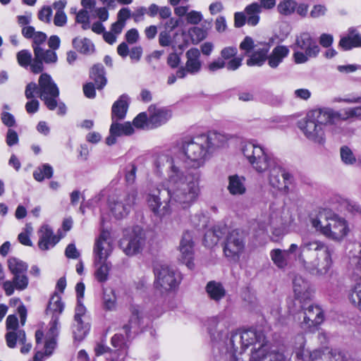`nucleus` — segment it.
I'll list each match as a JSON object with an SVG mask.
<instances>
[{"instance_id": "obj_1", "label": "nucleus", "mask_w": 361, "mask_h": 361, "mask_svg": "<svg viewBox=\"0 0 361 361\" xmlns=\"http://www.w3.org/2000/svg\"><path fill=\"white\" fill-rule=\"evenodd\" d=\"M166 178L164 190L156 189L146 197L149 210L154 216L163 218L171 213V203L188 209L201 195L200 178L183 169L178 158L166 157Z\"/></svg>"}, {"instance_id": "obj_2", "label": "nucleus", "mask_w": 361, "mask_h": 361, "mask_svg": "<svg viewBox=\"0 0 361 361\" xmlns=\"http://www.w3.org/2000/svg\"><path fill=\"white\" fill-rule=\"evenodd\" d=\"M290 255H295L302 269L317 277L326 276L334 264L333 248L319 240L302 238L300 245L292 243L287 250L274 249L270 252L272 262L279 269L288 266Z\"/></svg>"}, {"instance_id": "obj_3", "label": "nucleus", "mask_w": 361, "mask_h": 361, "mask_svg": "<svg viewBox=\"0 0 361 361\" xmlns=\"http://www.w3.org/2000/svg\"><path fill=\"white\" fill-rule=\"evenodd\" d=\"M228 139V135L216 131L202 134L183 142L171 157L178 158L182 167L198 169L205 165L209 152L226 146Z\"/></svg>"}, {"instance_id": "obj_4", "label": "nucleus", "mask_w": 361, "mask_h": 361, "mask_svg": "<svg viewBox=\"0 0 361 361\" xmlns=\"http://www.w3.org/2000/svg\"><path fill=\"white\" fill-rule=\"evenodd\" d=\"M241 152L257 173H262L269 170L268 180L273 188L286 193L288 192L291 175L279 166L272 167V159L261 146L252 142L245 143Z\"/></svg>"}, {"instance_id": "obj_5", "label": "nucleus", "mask_w": 361, "mask_h": 361, "mask_svg": "<svg viewBox=\"0 0 361 361\" xmlns=\"http://www.w3.org/2000/svg\"><path fill=\"white\" fill-rule=\"evenodd\" d=\"M63 308L64 305L61 296L56 293L54 294L50 298L46 310L47 314L51 317L48 332L44 338L42 331L37 330L35 332L37 345L39 346L40 344H43L44 353L47 356L51 355L56 347V338L60 329L59 319L63 311Z\"/></svg>"}, {"instance_id": "obj_6", "label": "nucleus", "mask_w": 361, "mask_h": 361, "mask_svg": "<svg viewBox=\"0 0 361 361\" xmlns=\"http://www.w3.org/2000/svg\"><path fill=\"white\" fill-rule=\"evenodd\" d=\"M22 35L27 39H32V49L35 59L31 66V71L34 73H39L44 69L43 63H55L58 57L55 51L45 50L44 46L47 42V36L44 32L35 31L32 26L22 28Z\"/></svg>"}, {"instance_id": "obj_7", "label": "nucleus", "mask_w": 361, "mask_h": 361, "mask_svg": "<svg viewBox=\"0 0 361 361\" xmlns=\"http://www.w3.org/2000/svg\"><path fill=\"white\" fill-rule=\"evenodd\" d=\"M326 121L318 109L309 111L298 123V128L310 142L324 146L326 143Z\"/></svg>"}, {"instance_id": "obj_8", "label": "nucleus", "mask_w": 361, "mask_h": 361, "mask_svg": "<svg viewBox=\"0 0 361 361\" xmlns=\"http://www.w3.org/2000/svg\"><path fill=\"white\" fill-rule=\"evenodd\" d=\"M137 196V192L134 190L112 194L108 204L113 216L117 219L126 217L135 204Z\"/></svg>"}, {"instance_id": "obj_9", "label": "nucleus", "mask_w": 361, "mask_h": 361, "mask_svg": "<svg viewBox=\"0 0 361 361\" xmlns=\"http://www.w3.org/2000/svg\"><path fill=\"white\" fill-rule=\"evenodd\" d=\"M154 273L155 287L161 292L173 290L178 287L180 282V274L166 264H156Z\"/></svg>"}, {"instance_id": "obj_10", "label": "nucleus", "mask_w": 361, "mask_h": 361, "mask_svg": "<svg viewBox=\"0 0 361 361\" xmlns=\"http://www.w3.org/2000/svg\"><path fill=\"white\" fill-rule=\"evenodd\" d=\"M309 302L300 303L301 311L295 317L300 322V328L305 331H312L324 321V312L321 307L314 304H309Z\"/></svg>"}, {"instance_id": "obj_11", "label": "nucleus", "mask_w": 361, "mask_h": 361, "mask_svg": "<svg viewBox=\"0 0 361 361\" xmlns=\"http://www.w3.org/2000/svg\"><path fill=\"white\" fill-rule=\"evenodd\" d=\"M38 94L49 110L53 111L56 108L59 90L51 77L47 73H42L39 78Z\"/></svg>"}, {"instance_id": "obj_12", "label": "nucleus", "mask_w": 361, "mask_h": 361, "mask_svg": "<svg viewBox=\"0 0 361 361\" xmlns=\"http://www.w3.org/2000/svg\"><path fill=\"white\" fill-rule=\"evenodd\" d=\"M245 247V237L243 231L234 229L226 236L224 252L230 260L238 262Z\"/></svg>"}, {"instance_id": "obj_13", "label": "nucleus", "mask_w": 361, "mask_h": 361, "mask_svg": "<svg viewBox=\"0 0 361 361\" xmlns=\"http://www.w3.org/2000/svg\"><path fill=\"white\" fill-rule=\"evenodd\" d=\"M145 245V235L142 229L135 227L126 234L120 242V246L128 256H133L140 252Z\"/></svg>"}, {"instance_id": "obj_14", "label": "nucleus", "mask_w": 361, "mask_h": 361, "mask_svg": "<svg viewBox=\"0 0 361 361\" xmlns=\"http://www.w3.org/2000/svg\"><path fill=\"white\" fill-rule=\"evenodd\" d=\"M328 228L324 231V237L335 242H341L349 233L348 221L343 217L334 213Z\"/></svg>"}, {"instance_id": "obj_15", "label": "nucleus", "mask_w": 361, "mask_h": 361, "mask_svg": "<svg viewBox=\"0 0 361 361\" xmlns=\"http://www.w3.org/2000/svg\"><path fill=\"white\" fill-rule=\"evenodd\" d=\"M186 63L185 66H180L176 71L178 78H185L188 74L195 75L202 68L200 52L197 48H191L185 53Z\"/></svg>"}, {"instance_id": "obj_16", "label": "nucleus", "mask_w": 361, "mask_h": 361, "mask_svg": "<svg viewBox=\"0 0 361 361\" xmlns=\"http://www.w3.org/2000/svg\"><path fill=\"white\" fill-rule=\"evenodd\" d=\"M113 242L110 232L107 230L102 231L94 243V259L107 260L113 251Z\"/></svg>"}, {"instance_id": "obj_17", "label": "nucleus", "mask_w": 361, "mask_h": 361, "mask_svg": "<svg viewBox=\"0 0 361 361\" xmlns=\"http://www.w3.org/2000/svg\"><path fill=\"white\" fill-rule=\"evenodd\" d=\"M194 243L192 235L189 231L183 233L180 245L179 251L180 252V260L184 263L190 269L194 268L193 255H194Z\"/></svg>"}, {"instance_id": "obj_18", "label": "nucleus", "mask_w": 361, "mask_h": 361, "mask_svg": "<svg viewBox=\"0 0 361 361\" xmlns=\"http://www.w3.org/2000/svg\"><path fill=\"white\" fill-rule=\"evenodd\" d=\"M207 325L212 340L218 342L223 341L226 337L228 326L223 316L209 318Z\"/></svg>"}, {"instance_id": "obj_19", "label": "nucleus", "mask_w": 361, "mask_h": 361, "mask_svg": "<svg viewBox=\"0 0 361 361\" xmlns=\"http://www.w3.org/2000/svg\"><path fill=\"white\" fill-rule=\"evenodd\" d=\"M149 116V122L152 128H157L165 124L172 116L170 109L166 107L151 104L147 109Z\"/></svg>"}, {"instance_id": "obj_20", "label": "nucleus", "mask_w": 361, "mask_h": 361, "mask_svg": "<svg viewBox=\"0 0 361 361\" xmlns=\"http://www.w3.org/2000/svg\"><path fill=\"white\" fill-rule=\"evenodd\" d=\"M293 288L295 300L299 303L310 301L313 290L309 281L301 276H295L293 282Z\"/></svg>"}, {"instance_id": "obj_21", "label": "nucleus", "mask_w": 361, "mask_h": 361, "mask_svg": "<svg viewBox=\"0 0 361 361\" xmlns=\"http://www.w3.org/2000/svg\"><path fill=\"white\" fill-rule=\"evenodd\" d=\"M334 213L329 209H319L317 214H312L310 218L312 227L324 236V231L328 228L327 225L330 223Z\"/></svg>"}, {"instance_id": "obj_22", "label": "nucleus", "mask_w": 361, "mask_h": 361, "mask_svg": "<svg viewBox=\"0 0 361 361\" xmlns=\"http://www.w3.org/2000/svg\"><path fill=\"white\" fill-rule=\"evenodd\" d=\"M130 311V317L128 324L123 326L127 338L130 337L132 334H136L139 332L143 319L142 311L140 306L132 305Z\"/></svg>"}, {"instance_id": "obj_23", "label": "nucleus", "mask_w": 361, "mask_h": 361, "mask_svg": "<svg viewBox=\"0 0 361 361\" xmlns=\"http://www.w3.org/2000/svg\"><path fill=\"white\" fill-rule=\"evenodd\" d=\"M59 238L54 234L52 229L47 225H43L39 231L38 246L42 250H48L54 247Z\"/></svg>"}, {"instance_id": "obj_24", "label": "nucleus", "mask_w": 361, "mask_h": 361, "mask_svg": "<svg viewBox=\"0 0 361 361\" xmlns=\"http://www.w3.org/2000/svg\"><path fill=\"white\" fill-rule=\"evenodd\" d=\"M297 48L305 50L310 57H315L319 52V46L313 41L308 32L301 33L295 40Z\"/></svg>"}, {"instance_id": "obj_25", "label": "nucleus", "mask_w": 361, "mask_h": 361, "mask_svg": "<svg viewBox=\"0 0 361 361\" xmlns=\"http://www.w3.org/2000/svg\"><path fill=\"white\" fill-rule=\"evenodd\" d=\"M28 286V278L26 274L13 275L12 281H6L3 283V288L6 295H11L15 289L18 290H25Z\"/></svg>"}, {"instance_id": "obj_26", "label": "nucleus", "mask_w": 361, "mask_h": 361, "mask_svg": "<svg viewBox=\"0 0 361 361\" xmlns=\"http://www.w3.org/2000/svg\"><path fill=\"white\" fill-rule=\"evenodd\" d=\"M310 361H351L343 353L314 350L310 354Z\"/></svg>"}, {"instance_id": "obj_27", "label": "nucleus", "mask_w": 361, "mask_h": 361, "mask_svg": "<svg viewBox=\"0 0 361 361\" xmlns=\"http://www.w3.org/2000/svg\"><path fill=\"white\" fill-rule=\"evenodd\" d=\"M270 46L266 43H258L255 47V49L251 54L250 59L247 60V65L249 66H262L266 59L268 60L267 54L269 51Z\"/></svg>"}, {"instance_id": "obj_28", "label": "nucleus", "mask_w": 361, "mask_h": 361, "mask_svg": "<svg viewBox=\"0 0 361 361\" xmlns=\"http://www.w3.org/2000/svg\"><path fill=\"white\" fill-rule=\"evenodd\" d=\"M129 104V97L126 94L121 95L117 101H116L111 109V120L119 121L126 117Z\"/></svg>"}, {"instance_id": "obj_29", "label": "nucleus", "mask_w": 361, "mask_h": 361, "mask_svg": "<svg viewBox=\"0 0 361 361\" xmlns=\"http://www.w3.org/2000/svg\"><path fill=\"white\" fill-rule=\"evenodd\" d=\"M243 57H235L228 62L224 61L221 58H219L208 65V69L211 72H215L219 69L226 68L228 71H236L242 65Z\"/></svg>"}, {"instance_id": "obj_30", "label": "nucleus", "mask_w": 361, "mask_h": 361, "mask_svg": "<svg viewBox=\"0 0 361 361\" xmlns=\"http://www.w3.org/2000/svg\"><path fill=\"white\" fill-rule=\"evenodd\" d=\"M227 189L232 195H242L246 192L245 179L243 176L232 175L228 177Z\"/></svg>"}, {"instance_id": "obj_31", "label": "nucleus", "mask_w": 361, "mask_h": 361, "mask_svg": "<svg viewBox=\"0 0 361 361\" xmlns=\"http://www.w3.org/2000/svg\"><path fill=\"white\" fill-rule=\"evenodd\" d=\"M338 45L345 51L361 47V35L356 30H350L346 36L341 37Z\"/></svg>"}, {"instance_id": "obj_32", "label": "nucleus", "mask_w": 361, "mask_h": 361, "mask_svg": "<svg viewBox=\"0 0 361 361\" xmlns=\"http://www.w3.org/2000/svg\"><path fill=\"white\" fill-rule=\"evenodd\" d=\"M205 290L208 297L215 302L220 301L226 295V290L223 285L215 281L208 282Z\"/></svg>"}, {"instance_id": "obj_33", "label": "nucleus", "mask_w": 361, "mask_h": 361, "mask_svg": "<svg viewBox=\"0 0 361 361\" xmlns=\"http://www.w3.org/2000/svg\"><path fill=\"white\" fill-rule=\"evenodd\" d=\"M289 49L284 45L276 46L268 57V64L275 68L288 56Z\"/></svg>"}, {"instance_id": "obj_34", "label": "nucleus", "mask_w": 361, "mask_h": 361, "mask_svg": "<svg viewBox=\"0 0 361 361\" xmlns=\"http://www.w3.org/2000/svg\"><path fill=\"white\" fill-rule=\"evenodd\" d=\"M94 277L99 283H104L108 280L109 274L111 267V264L107 260H94Z\"/></svg>"}, {"instance_id": "obj_35", "label": "nucleus", "mask_w": 361, "mask_h": 361, "mask_svg": "<svg viewBox=\"0 0 361 361\" xmlns=\"http://www.w3.org/2000/svg\"><path fill=\"white\" fill-rule=\"evenodd\" d=\"M326 121L327 125L333 124L338 121H347L348 118L345 116V109L341 111H336L331 108L324 107L318 109Z\"/></svg>"}, {"instance_id": "obj_36", "label": "nucleus", "mask_w": 361, "mask_h": 361, "mask_svg": "<svg viewBox=\"0 0 361 361\" xmlns=\"http://www.w3.org/2000/svg\"><path fill=\"white\" fill-rule=\"evenodd\" d=\"M244 11L247 18V24L250 26H256L259 22L262 6L257 2H253L247 5Z\"/></svg>"}, {"instance_id": "obj_37", "label": "nucleus", "mask_w": 361, "mask_h": 361, "mask_svg": "<svg viewBox=\"0 0 361 361\" xmlns=\"http://www.w3.org/2000/svg\"><path fill=\"white\" fill-rule=\"evenodd\" d=\"M90 77L99 90L102 89L106 84L104 68L102 64H96L92 68Z\"/></svg>"}, {"instance_id": "obj_38", "label": "nucleus", "mask_w": 361, "mask_h": 361, "mask_svg": "<svg viewBox=\"0 0 361 361\" xmlns=\"http://www.w3.org/2000/svg\"><path fill=\"white\" fill-rule=\"evenodd\" d=\"M111 343L115 348H119L120 353H118L116 360L112 359L111 361H123L127 355L128 348L125 337L121 334H116L111 338Z\"/></svg>"}, {"instance_id": "obj_39", "label": "nucleus", "mask_w": 361, "mask_h": 361, "mask_svg": "<svg viewBox=\"0 0 361 361\" xmlns=\"http://www.w3.org/2000/svg\"><path fill=\"white\" fill-rule=\"evenodd\" d=\"M110 133L117 134L118 136L130 135L133 133L134 129L129 122L119 123L118 121H112L109 129Z\"/></svg>"}, {"instance_id": "obj_40", "label": "nucleus", "mask_w": 361, "mask_h": 361, "mask_svg": "<svg viewBox=\"0 0 361 361\" xmlns=\"http://www.w3.org/2000/svg\"><path fill=\"white\" fill-rule=\"evenodd\" d=\"M73 46L80 53L90 54L94 51V46L87 38L75 37L73 39Z\"/></svg>"}, {"instance_id": "obj_41", "label": "nucleus", "mask_w": 361, "mask_h": 361, "mask_svg": "<svg viewBox=\"0 0 361 361\" xmlns=\"http://www.w3.org/2000/svg\"><path fill=\"white\" fill-rule=\"evenodd\" d=\"M25 333L23 330L9 331L6 334V344L11 348L16 347L17 341L20 344H25Z\"/></svg>"}, {"instance_id": "obj_42", "label": "nucleus", "mask_w": 361, "mask_h": 361, "mask_svg": "<svg viewBox=\"0 0 361 361\" xmlns=\"http://www.w3.org/2000/svg\"><path fill=\"white\" fill-rule=\"evenodd\" d=\"M116 295L112 289H106L103 293L102 307L105 310L114 311L116 308Z\"/></svg>"}, {"instance_id": "obj_43", "label": "nucleus", "mask_w": 361, "mask_h": 361, "mask_svg": "<svg viewBox=\"0 0 361 361\" xmlns=\"http://www.w3.org/2000/svg\"><path fill=\"white\" fill-rule=\"evenodd\" d=\"M296 7L297 1L295 0H281L278 4L276 9L279 14L290 16L295 12Z\"/></svg>"}, {"instance_id": "obj_44", "label": "nucleus", "mask_w": 361, "mask_h": 361, "mask_svg": "<svg viewBox=\"0 0 361 361\" xmlns=\"http://www.w3.org/2000/svg\"><path fill=\"white\" fill-rule=\"evenodd\" d=\"M8 266L13 275L26 274L27 272V265L16 258H10L8 260Z\"/></svg>"}, {"instance_id": "obj_45", "label": "nucleus", "mask_w": 361, "mask_h": 361, "mask_svg": "<svg viewBox=\"0 0 361 361\" xmlns=\"http://www.w3.org/2000/svg\"><path fill=\"white\" fill-rule=\"evenodd\" d=\"M73 331L74 337L77 340H82L89 331V325L87 323L81 321H74Z\"/></svg>"}, {"instance_id": "obj_46", "label": "nucleus", "mask_w": 361, "mask_h": 361, "mask_svg": "<svg viewBox=\"0 0 361 361\" xmlns=\"http://www.w3.org/2000/svg\"><path fill=\"white\" fill-rule=\"evenodd\" d=\"M149 122V116L147 112L140 113L133 120V126L137 128L152 129Z\"/></svg>"}, {"instance_id": "obj_47", "label": "nucleus", "mask_w": 361, "mask_h": 361, "mask_svg": "<svg viewBox=\"0 0 361 361\" xmlns=\"http://www.w3.org/2000/svg\"><path fill=\"white\" fill-rule=\"evenodd\" d=\"M340 154L342 161L346 165H353L356 162L355 156L353 151L347 146L341 147Z\"/></svg>"}, {"instance_id": "obj_48", "label": "nucleus", "mask_w": 361, "mask_h": 361, "mask_svg": "<svg viewBox=\"0 0 361 361\" xmlns=\"http://www.w3.org/2000/svg\"><path fill=\"white\" fill-rule=\"evenodd\" d=\"M17 61L22 67L27 68L32 66V54L28 50H21L17 54Z\"/></svg>"}, {"instance_id": "obj_49", "label": "nucleus", "mask_w": 361, "mask_h": 361, "mask_svg": "<svg viewBox=\"0 0 361 361\" xmlns=\"http://www.w3.org/2000/svg\"><path fill=\"white\" fill-rule=\"evenodd\" d=\"M238 49L235 46H228L223 48L220 52L221 58L224 61H230L237 56Z\"/></svg>"}, {"instance_id": "obj_50", "label": "nucleus", "mask_w": 361, "mask_h": 361, "mask_svg": "<svg viewBox=\"0 0 361 361\" xmlns=\"http://www.w3.org/2000/svg\"><path fill=\"white\" fill-rule=\"evenodd\" d=\"M334 102L346 103V104H361V95L357 94H348L343 97H338L334 99Z\"/></svg>"}, {"instance_id": "obj_51", "label": "nucleus", "mask_w": 361, "mask_h": 361, "mask_svg": "<svg viewBox=\"0 0 361 361\" xmlns=\"http://www.w3.org/2000/svg\"><path fill=\"white\" fill-rule=\"evenodd\" d=\"M345 116L348 121L360 120L361 121V106L345 108Z\"/></svg>"}, {"instance_id": "obj_52", "label": "nucleus", "mask_w": 361, "mask_h": 361, "mask_svg": "<svg viewBox=\"0 0 361 361\" xmlns=\"http://www.w3.org/2000/svg\"><path fill=\"white\" fill-rule=\"evenodd\" d=\"M190 35L193 42L196 43L203 40L207 37V31L202 28L195 27L190 30Z\"/></svg>"}, {"instance_id": "obj_53", "label": "nucleus", "mask_w": 361, "mask_h": 361, "mask_svg": "<svg viewBox=\"0 0 361 361\" xmlns=\"http://www.w3.org/2000/svg\"><path fill=\"white\" fill-rule=\"evenodd\" d=\"M190 223L195 227L204 226L206 224V218L202 212H198L191 215Z\"/></svg>"}, {"instance_id": "obj_54", "label": "nucleus", "mask_w": 361, "mask_h": 361, "mask_svg": "<svg viewBox=\"0 0 361 361\" xmlns=\"http://www.w3.org/2000/svg\"><path fill=\"white\" fill-rule=\"evenodd\" d=\"M256 46L257 44H254V41L250 37H245L240 44V49L245 51V55H247L252 50L255 49Z\"/></svg>"}, {"instance_id": "obj_55", "label": "nucleus", "mask_w": 361, "mask_h": 361, "mask_svg": "<svg viewBox=\"0 0 361 361\" xmlns=\"http://www.w3.org/2000/svg\"><path fill=\"white\" fill-rule=\"evenodd\" d=\"M286 233V227L283 225L273 227L271 231V240L274 242L279 241Z\"/></svg>"}, {"instance_id": "obj_56", "label": "nucleus", "mask_w": 361, "mask_h": 361, "mask_svg": "<svg viewBox=\"0 0 361 361\" xmlns=\"http://www.w3.org/2000/svg\"><path fill=\"white\" fill-rule=\"evenodd\" d=\"M52 16V10L50 7H43L38 13V18L41 21L47 23L51 22V18Z\"/></svg>"}, {"instance_id": "obj_57", "label": "nucleus", "mask_w": 361, "mask_h": 361, "mask_svg": "<svg viewBox=\"0 0 361 361\" xmlns=\"http://www.w3.org/2000/svg\"><path fill=\"white\" fill-rule=\"evenodd\" d=\"M326 11L327 9L326 6L321 4H318L312 7V9L310 11V15L312 18H318L322 16H324L326 14Z\"/></svg>"}, {"instance_id": "obj_58", "label": "nucleus", "mask_w": 361, "mask_h": 361, "mask_svg": "<svg viewBox=\"0 0 361 361\" xmlns=\"http://www.w3.org/2000/svg\"><path fill=\"white\" fill-rule=\"evenodd\" d=\"M67 23V16L65 12H56L54 17V24L57 27H63Z\"/></svg>"}, {"instance_id": "obj_59", "label": "nucleus", "mask_w": 361, "mask_h": 361, "mask_svg": "<svg viewBox=\"0 0 361 361\" xmlns=\"http://www.w3.org/2000/svg\"><path fill=\"white\" fill-rule=\"evenodd\" d=\"M202 19V15L200 12L192 11L187 13L186 20L190 24H197Z\"/></svg>"}, {"instance_id": "obj_60", "label": "nucleus", "mask_w": 361, "mask_h": 361, "mask_svg": "<svg viewBox=\"0 0 361 361\" xmlns=\"http://www.w3.org/2000/svg\"><path fill=\"white\" fill-rule=\"evenodd\" d=\"M38 93V86L35 82H30L27 85L25 91V97L27 99H33L35 93Z\"/></svg>"}, {"instance_id": "obj_61", "label": "nucleus", "mask_w": 361, "mask_h": 361, "mask_svg": "<svg viewBox=\"0 0 361 361\" xmlns=\"http://www.w3.org/2000/svg\"><path fill=\"white\" fill-rule=\"evenodd\" d=\"M65 255L69 259H77L80 256V252L76 249L73 243L69 244L65 250Z\"/></svg>"}, {"instance_id": "obj_62", "label": "nucleus", "mask_w": 361, "mask_h": 361, "mask_svg": "<svg viewBox=\"0 0 361 361\" xmlns=\"http://www.w3.org/2000/svg\"><path fill=\"white\" fill-rule=\"evenodd\" d=\"M146 13L147 8L145 7L141 6L137 8L135 11L131 13V16L135 23H139L144 20V16Z\"/></svg>"}, {"instance_id": "obj_63", "label": "nucleus", "mask_w": 361, "mask_h": 361, "mask_svg": "<svg viewBox=\"0 0 361 361\" xmlns=\"http://www.w3.org/2000/svg\"><path fill=\"white\" fill-rule=\"evenodd\" d=\"M180 63V57L176 53H171L168 56L167 58V64L171 68H176L178 67Z\"/></svg>"}, {"instance_id": "obj_64", "label": "nucleus", "mask_w": 361, "mask_h": 361, "mask_svg": "<svg viewBox=\"0 0 361 361\" xmlns=\"http://www.w3.org/2000/svg\"><path fill=\"white\" fill-rule=\"evenodd\" d=\"M131 16L130 10L128 8H122L117 13V20L126 25V21Z\"/></svg>"}]
</instances>
